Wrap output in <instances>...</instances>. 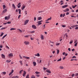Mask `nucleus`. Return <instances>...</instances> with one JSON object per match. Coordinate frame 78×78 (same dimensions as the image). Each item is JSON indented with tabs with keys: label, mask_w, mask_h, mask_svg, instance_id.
Segmentation results:
<instances>
[{
	"label": "nucleus",
	"mask_w": 78,
	"mask_h": 78,
	"mask_svg": "<svg viewBox=\"0 0 78 78\" xmlns=\"http://www.w3.org/2000/svg\"><path fill=\"white\" fill-rule=\"evenodd\" d=\"M62 27H66V25H62Z\"/></svg>",
	"instance_id": "obj_40"
},
{
	"label": "nucleus",
	"mask_w": 78,
	"mask_h": 78,
	"mask_svg": "<svg viewBox=\"0 0 78 78\" xmlns=\"http://www.w3.org/2000/svg\"><path fill=\"white\" fill-rule=\"evenodd\" d=\"M46 71L47 73H48L50 74L51 73V72L50 71V70L48 69L46 70Z\"/></svg>",
	"instance_id": "obj_16"
},
{
	"label": "nucleus",
	"mask_w": 78,
	"mask_h": 78,
	"mask_svg": "<svg viewBox=\"0 0 78 78\" xmlns=\"http://www.w3.org/2000/svg\"><path fill=\"white\" fill-rule=\"evenodd\" d=\"M76 58V57L75 56H73L72 58Z\"/></svg>",
	"instance_id": "obj_50"
},
{
	"label": "nucleus",
	"mask_w": 78,
	"mask_h": 78,
	"mask_svg": "<svg viewBox=\"0 0 78 78\" xmlns=\"http://www.w3.org/2000/svg\"><path fill=\"white\" fill-rule=\"evenodd\" d=\"M7 11V9H5L2 11L3 13H5Z\"/></svg>",
	"instance_id": "obj_6"
},
{
	"label": "nucleus",
	"mask_w": 78,
	"mask_h": 78,
	"mask_svg": "<svg viewBox=\"0 0 78 78\" xmlns=\"http://www.w3.org/2000/svg\"><path fill=\"white\" fill-rule=\"evenodd\" d=\"M2 73L4 75H5L6 74V72H3Z\"/></svg>",
	"instance_id": "obj_31"
},
{
	"label": "nucleus",
	"mask_w": 78,
	"mask_h": 78,
	"mask_svg": "<svg viewBox=\"0 0 78 78\" xmlns=\"http://www.w3.org/2000/svg\"><path fill=\"white\" fill-rule=\"evenodd\" d=\"M20 59H23L22 57H21V55H20Z\"/></svg>",
	"instance_id": "obj_54"
},
{
	"label": "nucleus",
	"mask_w": 78,
	"mask_h": 78,
	"mask_svg": "<svg viewBox=\"0 0 78 78\" xmlns=\"http://www.w3.org/2000/svg\"><path fill=\"white\" fill-rule=\"evenodd\" d=\"M5 20H8V19H7V16H6L5 17Z\"/></svg>",
	"instance_id": "obj_36"
},
{
	"label": "nucleus",
	"mask_w": 78,
	"mask_h": 78,
	"mask_svg": "<svg viewBox=\"0 0 78 78\" xmlns=\"http://www.w3.org/2000/svg\"><path fill=\"white\" fill-rule=\"evenodd\" d=\"M33 63L34 66H36V62H33Z\"/></svg>",
	"instance_id": "obj_24"
},
{
	"label": "nucleus",
	"mask_w": 78,
	"mask_h": 78,
	"mask_svg": "<svg viewBox=\"0 0 78 78\" xmlns=\"http://www.w3.org/2000/svg\"><path fill=\"white\" fill-rule=\"evenodd\" d=\"M29 22V20H25L24 21V25H25L27 24V23H28Z\"/></svg>",
	"instance_id": "obj_2"
},
{
	"label": "nucleus",
	"mask_w": 78,
	"mask_h": 78,
	"mask_svg": "<svg viewBox=\"0 0 78 78\" xmlns=\"http://www.w3.org/2000/svg\"><path fill=\"white\" fill-rule=\"evenodd\" d=\"M23 58H25L27 59H30V57H26V56H23Z\"/></svg>",
	"instance_id": "obj_17"
},
{
	"label": "nucleus",
	"mask_w": 78,
	"mask_h": 78,
	"mask_svg": "<svg viewBox=\"0 0 78 78\" xmlns=\"http://www.w3.org/2000/svg\"><path fill=\"white\" fill-rule=\"evenodd\" d=\"M57 54H58L59 53V50H58V49L57 50Z\"/></svg>",
	"instance_id": "obj_47"
},
{
	"label": "nucleus",
	"mask_w": 78,
	"mask_h": 78,
	"mask_svg": "<svg viewBox=\"0 0 78 78\" xmlns=\"http://www.w3.org/2000/svg\"><path fill=\"white\" fill-rule=\"evenodd\" d=\"M23 70H22L20 71V72H19V73H20V74L21 73L23 72Z\"/></svg>",
	"instance_id": "obj_30"
},
{
	"label": "nucleus",
	"mask_w": 78,
	"mask_h": 78,
	"mask_svg": "<svg viewBox=\"0 0 78 78\" xmlns=\"http://www.w3.org/2000/svg\"><path fill=\"white\" fill-rule=\"evenodd\" d=\"M35 73H36V74H38L40 73H39V72H35Z\"/></svg>",
	"instance_id": "obj_32"
},
{
	"label": "nucleus",
	"mask_w": 78,
	"mask_h": 78,
	"mask_svg": "<svg viewBox=\"0 0 78 78\" xmlns=\"http://www.w3.org/2000/svg\"><path fill=\"white\" fill-rule=\"evenodd\" d=\"M14 70H12L11 72L9 74V76H10L11 75H12L14 73Z\"/></svg>",
	"instance_id": "obj_13"
},
{
	"label": "nucleus",
	"mask_w": 78,
	"mask_h": 78,
	"mask_svg": "<svg viewBox=\"0 0 78 78\" xmlns=\"http://www.w3.org/2000/svg\"><path fill=\"white\" fill-rule=\"evenodd\" d=\"M42 22V20L37 22V23H38V25L39 26L40 25L42 24L41 23Z\"/></svg>",
	"instance_id": "obj_5"
},
{
	"label": "nucleus",
	"mask_w": 78,
	"mask_h": 78,
	"mask_svg": "<svg viewBox=\"0 0 78 78\" xmlns=\"http://www.w3.org/2000/svg\"><path fill=\"white\" fill-rule=\"evenodd\" d=\"M49 42L50 43H51L52 44H54V42L53 41H49Z\"/></svg>",
	"instance_id": "obj_33"
},
{
	"label": "nucleus",
	"mask_w": 78,
	"mask_h": 78,
	"mask_svg": "<svg viewBox=\"0 0 78 78\" xmlns=\"http://www.w3.org/2000/svg\"><path fill=\"white\" fill-rule=\"evenodd\" d=\"M12 7H13V8L14 9H16V6L15 5H14V4H12Z\"/></svg>",
	"instance_id": "obj_23"
},
{
	"label": "nucleus",
	"mask_w": 78,
	"mask_h": 78,
	"mask_svg": "<svg viewBox=\"0 0 78 78\" xmlns=\"http://www.w3.org/2000/svg\"><path fill=\"white\" fill-rule=\"evenodd\" d=\"M71 16L72 17L76 18V16Z\"/></svg>",
	"instance_id": "obj_56"
},
{
	"label": "nucleus",
	"mask_w": 78,
	"mask_h": 78,
	"mask_svg": "<svg viewBox=\"0 0 78 78\" xmlns=\"http://www.w3.org/2000/svg\"><path fill=\"white\" fill-rule=\"evenodd\" d=\"M32 28L34 29H37V27L36 26V25H33L32 26Z\"/></svg>",
	"instance_id": "obj_4"
},
{
	"label": "nucleus",
	"mask_w": 78,
	"mask_h": 78,
	"mask_svg": "<svg viewBox=\"0 0 78 78\" xmlns=\"http://www.w3.org/2000/svg\"><path fill=\"white\" fill-rule=\"evenodd\" d=\"M16 30V29L14 28H12L10 29V30Z\"/></svg>",
	"instance_id": "obj_22"
},
{
	"label": "nucleus",
	"mask_w": 78,
	"mask_h": 78,
	"mask_svg": "<svg viewBox=\"0 0 78 78\" xmlns=\"http://www.w3.org/2000/svg\"><path fill=\"white\" fill-rule=\"evenodd\" d=\"M24 73L23 74V76L24 77H25V75L27 74L26 72L25 71H24L23 72Z\"/></svg>",
	"instance_id": "obj_9"
},
{
	"label": "nucleus",
	"mask_w": 78,
	"mask_h": 78,
	"mask_svg": "<svg viewBox=\"0 0 78 78\" xmlns=\"http://www.w3.org/2000/svg\"><path fill=\"white\" fill-rule=\"evenodd\" d=\"M76 6H77V5H76L74 6H73V5L72 6V7H73V9L75 8Z\"/></svg>",
	"instance_id": "obj_27"
},
{
	"label": "nucleus",
	"mask_w": 78,
	"mask_h": 78,
	"mask_svg": "<svg viewBox=\"0 0 78 78\" xmlns=\"http://www.w3.org/2000/svg\"><path fill=\"white\" fill-rule=\"evenodd\" d=\"M41 38L42 40H44V35L42 34H41Z\"/></svg>",
	"instance_id": "obj_14"
},
{
	"label": "nucleus",
	"mask_w": 78,
	"mask_h": 78,
	"mask_svg": "<svg viewBox=\"0 0 78 78\" xmlns=\"http://www.w3.org/2000/svg\"><path fill=\"white\" fill-rule=\"evenodd\" d=\"M68 6V5H66L62 6V8H66Z\"/></svg>",
	"instance_id": "obj_8"
},
{
	"label": "nucleus",
	"mask_w": 78,
	"mask_h": 78,
	"mask_svg": "<svg viewBox=\"0 0 78 78\" xmlns=\"http://www.w3.org/2000/svg\"><path fill=\"white\" fill-rule=\"evenodd\" d=\"M6 28H7V27H2L0 29L1 30H3L5 29Z\"/></svg>",
	"instance_id": "obj_19"
},
{
	"label": "nucleus",
	"mask_w": 78,
	"mask_h": 78,
	"mask_svg": "<svg viewBox=\"0 0 78 78\" xmlns=\"http://www.w3.org/2000/svg\"><path fill=\"white\" fill-rule=\"evenodd\" d=\"M59 68L60 69H63V67L62 66H61Z\"/></svg>",
	"instance_id": "obj_42"
},
{
	"label": "nucleus",
	"mask_w": 78,
	"mask_h": 78,
	"mask_svg": "<svg viewBox=\"0 0 78 78\" xmlns=\"http://www.w3.org/2000/svg\"><path fill=\"white\" fill-rule=\"evenodd\" d=\"M21 16V15H19L18 16V18L19 19Z\"/></svg>",
	"instance_id": "obj_53"
},
{
	"label": "nucleus",
	"mask_w": 78,
	"mask_h": 78,
	"mask_svg": "<svg viewBox=\"0 0 78 78\" xmlns=\"http://www.w3.org/2000/svg\"><path fill=\"white\" fill-rule=\"evenodd\" d=\"M35 56L37 57H40V54L39 53H37V54H35Z\"/></svg>",
	"instance_id": "obj_12"
},
{
	"label": "nucleus",
	"mask_w": 78,
	"mask_h": 78,
	"mask_svg": "<svg viewBox=\"0 0 78 78\" xmlns=\"http://www.w3.org/2000/svg\"><path fill=\"white\" fill-rule=\"evenodd\" d=\"M24 44L25 45H29L30 44V42L29 41H25L24 42Z\"/></svg>",
	"instance_id": "obj_3"
},
{
	"label": "nucleus",
	"mask_w": 78,
	"mask_h": 78,
	"mask_svg": "<svg viewBox=\"0 0 78 78\" xmlns=\"http://www.w3.org/2000/svg\"><path fill=\"white\" fill-rule=\"evenodd\" d=\"M73 40H71V41L69 42V44H72L73 43Z\"/></svg>",
	"instance_id": "obj_34"
},
{
	"label": "nucleus",
	"mask_w": 78,
	"mask_h": 78,
	"mask_svg": "<svg viewBox=\"0 0 78 78\" xmlns=\"http://www.w3.org/2000/svg\"><path fill=\"white\" fill-rule=\"evenodd\" d=\"M11 22L10 21H8L7 22V24H11Z\"/></svg>",
	"instance_id": "obj_37"
},
{
	"label": "nucleus",
	"mask_w": 78,
	"mask_h": 78,
	"mask_svg": "<svg viewBox=\"0 0 78 78\" xmlns=\"http://www.w3.org/2000/svg\"><path fill=\"white\" fill-rule=\"evenodd\" d=\"M3 9H5L6 8V6L5 5H3Z\"/></svg>",
	"instance_id": "obj_21"
},
{
	"label": "nucleus",
	"mask_w": 78,
	"mask_h": 78,
	"mask_svg": "<svg viewBox=\"0 0 78 78\" xmlns=\"http://www.w3.org/2000/svg\"><path fill=\"white\" fill-rule=\"evenodd\" d=\"M69 12H67L66 13V15H68L69 14Z\"/></svg>",
	"instance_id": "obj_61"
},
{
	"label": "nucleus",
	"mask_w": 78,
	"mask_h": 78,
	"mask_svg": "<svg viewBox=\"0 0 78 78\" xmlns=\"http://www.w3.org/2000/svg\"><path fill=\"white\" fill-rule=\"evenodd\" d=\"M1 57L2 58H4V59H5V55L4 54H1Z\"/></svg>",
	"instance_id": "obj_7"
},
{
	"label": "nucleus",
	"mask_w": 78,
	"mask_h": 78,
	"mask_svg": "<svg viewBox=\"0 0 78 78\" xmlns=\"http://www.w3.org/2000/svg\"><path fill=\"white\" fill-rule=\"evenodd\" d=\"M38 20H42V17H38Z\"/></svg>",
	"instance_id": "obj_25"
},
{
	"label": "nucleus",
	"mask_w": 78,
	"mask_h": 78,
	"mask_svg": "<svg viewBox=\"0 0 78 78\" xmlns=\"http://www.w3.org/2000/svg\"><path fill=\"white\" fill-rule=\"evenodd\" d=\"M75 30H78V27H76L75 28Z\"/></svg>",
	"instance_id": "obj_49"
},
{
	"label": "nucleus",
	"mask_w": 78,
	"mask_h": 78,
	"mask_svg": "<svg viewBox=\"0 0 78 78\" xmlns=\"http://www.w3.org/2000/svg\"><path fill=\"white\" fill-rule=\"evenodd\" d=\"M10 18V16H9L8 17H7V20L9 19Z\"/></svg>",
	"instance_id": "obj_39"
},
{
	"label": "nucleus",
	"mask_w": 78,
	"mask_h": 78,
	"mask_svg": "<svg viewBox=\"0 0 78 78\" xmlns=\"http://www.w3.org/2000/svg\"><path fill=\"white\" fill-rule=\"evenodd\" d=\"M26 6L25 5H24L21 8V9H22V10H23L25 8Z\"/></svg>",
	"instance_id": "obj_20"
},
{
	"label": "nucleus",
	"mask_w": 78,
	"mask_h": 78,
	"mask_svg": "<svg viewBox=\"0 0 78 78\" xmlns=\"http://www.w3.org/2000/svg\"><path fill=\"white\" fill-rule=\"evenodd\" d=\"M77 43H75L74 45L76 47L77 45Z\"/></svg>",
	"instance_id": "obj_46"
},
{
	"label": "nucleus",
	"mask_w": 78,
	"mask_h": 78,
	"mask_svg": "<svg viewBox=\"0 0 78 78\" xmlns=\"http://www.w3.org/2000/svg\"><path fill=\"white\" fill-rule=\"evenodd\" d=\"M68 50L69 51H71V49L70 48H68Z\"/></svg>",
	"instance_id": "obj_55"
},
{
	"label": "nucleus",
	"mask_w": 78,
	"mask_h": 78,
	"mask_svg": "<svg viewBox=\"0 0 78 78\" xmlns=\"http://www.w3.org/2000/svg\"><path fill=\"white\" fill-rule=\"evenodd\" d=\"M51 17H50V18H48V20H51Z\"/></svg>",
	"instance_id": "obj_44"
},
{
	"label": "nucleus",
	"mask_w": 78,
	"mask_h": 78,
	"mask_svg": "<svg viewBox=\"0 0 78 78\" xmlns=\"http://www.w3.org/2000/svg\"><path fill=\"white\" fill-rule=\"evenodd\" d=\"M65 13H64L63 15V17H64V16H65Z\"/></svg>",
	"instance_id": "obj_60"
},
{
	"label": "nucleus",
	"mask_w": 78,
	"mask_h": 78,
	"mask_svg": "<svg viewBox=\"0 0 78 78\" xmlns=\"http://www.w3.org/2000/svg\"><path fill=\"white\" fill-rule=\"evenodd\" d=\"M36 20V17H34V21Z\"/></svg>",
	"instance_id": "obj_48"
},
{
	"label": "nucleus",
	"mask_w": 78,
	"mask_h": 78,
	"mask_svg": "<svg viewBox=\"0 0 78 78\" xmlns=\"http://www.w3.org/2000/svg\"><path fill=\"white\" fill-rule=\"evenodd\" d=\"M4 33L3 32H2L1 33V35H0V37H2L3 36V35H4Z\"/></svg>",
	"instance_id": "obj_26"
},
{
	"label": "nucleus",
	"mask_w": 78,
	"mask_h": 78,
	"mask_svg": "<svg viewBox=\"0 0 78 78\" xmlns=\"http://www.w3.org/2000/svg\"><path fill=\"white\" fill-rule=\"evenodd\" d=\"M12 78H16V77L15 76H14L13 77H12Z\"/></svg>",
	"instance_id": "obj_64"
},
{
	"label": "nucleus",
	"mask_w": 78,
	"mask_h": 78,
	"mask_svg": "<svg viewBox=\"0 0 78 78\" xmlns=\"http://www.w3.org/2000/svg\"><path fill=\"white\" fill-rule=\"evenodd\" d=\"M75 27V25H73V26H71L72 28H74Z\"/></svg>",
	"instance_id": "obj_52"
},
{
	"label": "nucleus",
	"mask_w": 78,
	"mask_h": 78,
	"mask_svg": "<svg viewBox=\"0 0 78 78\" xmlns=\"http://www.w3.org/2000/svg\"><path fill=\"white\" fill-rule=\"evenodd\" d=\"M76 42H77V40L76 39V40H75V41H74V43L75 44L76 43Z\"/></svg>",
	"instance_id": "obj_57"
},
{
	"label": "nucleus",
	"mask_w": 78,
	"mask_h": 78,
	"mask_svg": "<svg viewBox=\"0 0 78 78\" xmlns=\"http://www.w3.org/2000/svg\"><path fill=\"white\" fill-rule=\"evenodd\" d=\"M62 16H63V15L62 14H61L60 15V17H62Z\"/></svg>",
	"instance_id": "obj_58"
},
{
	"label": "nucleus",
	"mask_w": 78,
	"mask_h": 78,
	"mask_svg": "<svg viewBox=\"0 0 78 78\" xmlns=\"http://www.w3.org/2000/svg\"><path fill=\"white\" fill-rule=\"evenodd\" d=\"M27 11L26 10L25 11V14L27 15Z\"/></svg>",
	"instance_id": "obj_45"
},
{
	"label": "nucleus",
	"mask_w": 78,
	"mask_h": 78,
	"mask_svg": "<svg viewBox=\"0 0 78 78\" xmlns=\"http://www.w3.org/2000/svg\"><path fill=\"white\" fill-rule=\"evenodd\" d=\"M17 30H19V32H20V33H22L23 32L22 30H20V29H17Z\"/></svg>",
	"instance_id": "obj_15"
},
{
	"label": "nucleus",
	"mask_w": 78,
	"mask_h": 78,
	"mask_svg": "<svg viewBox=\"0 0 78 78\" xmlns=\"http://www.w3.org/2000/svg\"><path fill=\"white\" fill-rule=\"evenodd\" d=\"M65 10L66 11V12L69 11V9L68 8H66L65 9Z\"/></svg>",
	"instance_id": "obj_29"
},
{
	"label": "nucleus",
	"mask_w": 78,
	"mask_h": 78,
	"mask_svg": "<svg viewBox=\"0 0 78 78\" xmlns=\"http://www.w3.org/2000/svg\"><path fill=\"white\" fill-rule=\"evenodd\" d=\"M26 78H29V75H27L26 77Z\"/></svg>",
	"instance_id": "obj_41"
},
{
	"label": "nucleus",
	"mask_w": 78,
	"mask_h": 78,
	"mask_svg": "<svg viewBox=\"0 0 78 78\" xmlns=\"http://www.w3.org/2000/svg\"><path fill=\"white\" fill-rule=\"evenodd\" d=\"M8 56L9 57H12L13 56V54L12 53H10L9 54V55H8Z\"/></svg>",
	"instance_id": "obj_10"
},
{
	"label": "nucleus",
	"mask_w": 78,
	"mask_h": 78,
	"mask_svg": "<svg viewBox=\"0 0 78 78\" xmlns=\"http://www.w3.org/2000/svg\"><path fill=\"white\" fill-rule=\"evenodd\" d=\"M78 76V73H76L75 74V76Z\"/></svg>",
	"instance_id": "obj_59"
},
{
	"label": "nucleus",
	"mask_w": 78,
	"mask_h": 78,
	"mask_svg": "<svg viewBox=\"0 0 78 78\" xmlns=\"http://www.w3.org/2000/svg\"><path fill=\"white\" fill-rule=\"evenodd\" d=\"M47 68H45L44 67V70H45L46 69H47Z\"/></svg>",
	"instance_id": "obj_63"
},
{
	"label": "nucleus",
	"mask_w": 78,
	"mask_h": 78,
	"mask_svg": "<svg viewBox=\"0 0 78 78\" xmlns=\"http://www.w3.org/2000/svg\"><path fill=\"white\" fill-rule=\"evenodd\" d=\"M18 11L19 12V14H21V9H16V12H18Z\"/></svg>",
	"instance_id": "obj_1"
},
{
	"label": "nucleus",
	"mask_w": 78,
	"mask_h": 78,
	"mask_svg": "<svg viewBox=\"0 0 78 78\" xmlns=\"http://www.w3.org/2000/svg\"><path fill=\"white\" fill-rule=\"evenodd\" d=\"M11 62V60H10L9 61V60H6V62H7L8 63H9L10 62Z\"/></svg>",
	"instance_id": "obj_35"
},
{
	"label": "nucleus",
	"mask_w": 78,
	"mask_h": 78,
	"mask_svg": "<svg viewBox=\"0 0 78 78\" xmlns=\"http://www.w3.org/2000/svg\"><path fill=\"white\" fill-rule=\"evenodd\" d=\"M21 4L20 3H18V8H20L21 7Z\"/></svg>",
	"instance_id": "obj_11"
},
{
	"label": "nucleus",
	"mask_w": 78,
	"mask_h": 78,
	"mask_svg": "<svg viewBox=\"0 0 78 78\" xmlns=\"http://www.w3.org/2000/svg\"><path fill=\"white\" fill-rule=\"evenodd\" d=\"M7 34H6L4 36L2 37V39H3L5 37H6L7 36Z\"/></svg>",
	"instance_id": "obj_18"
},
{
	"label": "nucleus",
	"mask_w": 78,
	"mask_h": 78,
	"mask_svg": "<svg viewBox=\"0 0 78 78\" xmlns=\"http://www.w3.org/2000/svg\"><path fill=\"white\" fill-rule=\"evenodd\" d=\"M61 58H60V59H58V60L57 62L60 61H61Z\"/></svg>",
	"instance_id": "obj_43"
},
{
	"label": "nucleus",
	"mask_w": 78,
	"mask_h": 78,
	"mask_svg": "<svg viewBox=\"0 0 78 78\" xmlns=\"http://www.w3.org/2000/svg\"><path fill=\"white\" fill-rule=\"evenodd\" d=\"M60 44V43H56V45H59Z\"/></svg>",
	"instance_id": "obj_51"
},
{
	"label": "nucleus",
	"mask_w": 78,
	"mask_h": 78,
	"mask_svg": "<svg viewBox=\"0 0 78 78\" xmlns=\"http://www.w3.org/2000/svg\"><path fill=\"white\" fill-rule=\"evenodd\" d=\"M19 62L20 63V64H21V65H23V64L22 63H23V61H20Z\"/></svg>",
	"instance_id": "obj_28"
},
{
	"label": "nucleus",
	"mask_w": 78,
	"mask_h": 78,
	"mask_svg": "<svg viewBox=\"0 0 78 78\" xmlns=\"http://www.w3.org/2000/svg\"><path fill=\"white\" fill-rule=\"evenodd\" d=\"M35 32V31H32L30 32V33H34Z\"/></svg>",
	"instance_id": "obj_38"
},
{
	"label": "nucleus",
	"mask_w": 78,
	"mask_h": 78,
	"mask_svg": "<svg viewBox=\"0 0 78 78\" xmlns=\"http://www.w3.org/2000/svg\"><path fill=\"white\" fill-rule=\"evenodd\" d=\"M74 76V74H73L72 75V77H73Z\"/></svg>",
	"instance_id": "obj_62"
}]
</instances>
